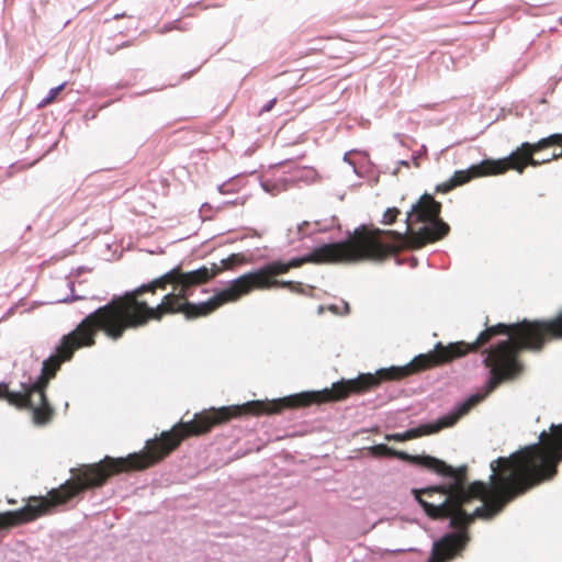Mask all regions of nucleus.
Listing matches in <instances>:
<instances>
[{
  "label": "nucleus",
  "mask_w": 562,
  "mask_h": 562,
  "mask_svg": "<svg viewBox=\"0 0 562 562\" xmlns=\"http://www.w3.org/2000/svg\"><path fill=\"white\" fill-rule=\"evenodd\" d=\"M496 335H507L488 349L484 350L483 363L490 369V379L484 394H473L459 404L453 411L440 417L435 423L424 424L405 432L389 434L385 439L391 441H407L427 435L436 434L445 428L454 426L483 398L505 381L517 379L524 372V363L519 355L524 350L540 351L546 342L562 338V311L550 321L524 319L514 324L498 323L487 326L479 334L473 342L457 341L443 345L437 342L432 351L416 356L408 364L380 369L375 374L361 373L356 379L333 383L330 389L292 394L272 401H250L241 405H229L220 408L212 407L196 413L193 417L195 431L205 435L215 426L228 423L244 415H272L284 409L307 407L312 404L337 402L351 394H363L380 385L382 381H398L412 374L449 363L456 359L476 352L487 345Z\"/></svg>",
  "instance_id": "1"
},
{
  "label": "nucleus",
  "mask_w": 562,
  "mask_h": 562,
  "mask_svg": "<svg viewBox=\"0 0 562 562\" xmlns=\"http://www.w3.org/2000/svg\"><path fill=\"white\" fill-rule=\"evenodd\" d=\"M555 431H542L540 442L524 447L509 457L491 463L490 484L475 481L468 484V467L457 469L431 456H423L420 465L451 482L422 488L429 497L445 496L443 503L422 502L431 519H450L456 529L435 541L428 562H449L461 557L469 541V527L476 518L491 519L515 498L544 481L553 479L561 462Z\"/></svg>",
  "instance_id": "2"
},
{
  "label": "nucleus",
  "mask_w": 562,
  "mask_h": 562,
  "mask_svg": "<svg viewBox=\"0 0 562 562\" xmlns=\"http://www.w3.org/2000/svg\"><path fill=\"white\" fill-rule=\"evenodd\" d=\"M195 270L183 271L177 266L146 284L113 297L95 311L117 340L126 330L143 327L149 321H161L166 315L183 314L188 319L204 317L226 303H232L229 285L202 303L188 297L200 286Z\"/></svg>",
  "instance_id": "3"
},
{
  "label": "nucleus",
  "mask_w": 562,
  "mask_h": 562,
  "mask_svg": "<svg viewBox=\"0 0 562 562\" xmlns=\"http://www.w3.org/2000/svg\"><path fill=\"white\" fill-rule=\"evenodd\" d=\"M193 419L179 422L170 430L162 431L159 438L148 440L145 450L131 453L126 458L106 456L103 460L83 464L71 470L72 476L58 488L45 496H32L27 504L18 510L0 513V530L21 526L48 514L52 508L68 503L80 493L104 485L109 477L122 472L140 471L164 460L189 437H198Z\"/></svg>",
  "instance_id": "4"
},
{
  "label": "nucleus",
  "mask_w": 562,
  "mask_h": 562,
  "mask_svg": "<svg viewBox=\"0 0 562 562\" xmlns=\"http://www.w3.org/2000/svg\"><path fill=\"white\" fill-rule=\"evenodd\" d=\"M386 255L385 247L378 244L372 233L359 232L357 228L353 235L345 241L325 244L315 248L306 256L292 258L284 262L276 260L261 268L241 274L229 282L232 302L249 294L254 290H269V280H276L278 276L289 272L291 269L300 268L305 263H340L371 261Z\"/></svg>",
  "instance_id": "5"
},
{
  "label": "nucleus",
  "mask_w": 562,
  "mask_h": 562,
  "mask_svg": "<svg viewBox=\"0 0 562 562\" xmlns=\"http://www.w3.org/2000/svg\"><path fill=\"white\" fill-rule=\"evenodd\" d=\"M441 203L432 195L425 193L412 206L406 217V231H384L362 226L359 232L372 233L378 244L385 247L386 255L373 261H383L392 255L398 254L405 248L419 249L428 244L445 238L449 232V225L440 218Z\"/></svg>",
  "instance_id": "6"
},
{
  "label": "nucleus",
  "mask_w": 562,
  "mask_h": 562,
  "mask_svg": "<svg viewBox=\"0 0 562 562\" xmlns=\"http://www.w3.org/2000/svg\"><path fill=\"white\" fill-rule=\"evenodd\" d=\"M98 333H103L111 340H117V338L110 333L108 325L97 311H94L88 314L72 331L63 336L59 345L56 347V352L43 362L42 373L52 379L55 378L61 363L69 361L76 350L95 345Z\"/></svg>",
  "instance_id": "7"
},
{
  "label": "nucleus",
  "mask_w": 562,
  "mask_h": 562,
  "mask_svg": "<svg viewBox=\"0 0 562 562\" xmlns=\"http://www.w3.org/2000/svg\"><path fill=\"white\" fill-rule=\"evenodd\" d=\"M541 150L539 140L536 143L525 142L506 158L487 159L491 175H503L508 170H515L521 175L528 166L538 167L543 162L536 159L535 155Z\"/></svg>",
  "instance_id": "8"
},
{
  "label": "nucleus",
  "mask_w": 562,
  "mask_h": 562,
  "mask_svg": "<svg viewBox=\"0 0 562 562\" xmlns=\"http://www.w3.org/2000/svg\"><path fill=\"white\" fill-rule=\"evenodd\" d=\"M52 378L41 373L33 383H22L21 393L27 394L29 407L33 411V419L37 425H45L53 418L54 409L49 405L46 389Z\"/></svg>",
  "instance_id": "9"
},
{
  "label": "nucleus",
  "mask_w": 562,
  "mask_h": 562,
  "mask_svg": "<svg viewBox=\"0 0 562 562\" xmlns=\"http://www.w3.org/2000/svg\"><path fill=\"white\" fill-rule=\"evenodd\" d=\"M246 262L247 259L245 255L241 252H236L229 255L227 258L222 259L220 263L212 262L210 266H201L195 269V273L199 277V284H207L224 271L234 270L236 267Z\"/></svg>",
  "instance_id": "10"
},
{
  "label": "nucleus",
  "mask_w": 562,
  "mask_h": 562,
  "mask_svg": "<svg viewBox=\"0 0 562 562\" xmlns=\"http://www.w3.org/2000/svg\"><path fill=\"white\" fill-rule=\"evenodd\" d=\"M491 175V169L488 165V160L484 159L480 164L472 165L470 168L465 170H457L451 177L453 183L452 186L459 187L468 183L472 179L480 177H487Z\"/></svg>",
  "instance_id": "11"
},
{
  "label": "nucleus",
  "mask_w": 562,
  "mask_h": 562,
  "mask_svg": "<svg viewBox=\"0 0 562 562\" xmlns=\"http://www.w3.org/2000/svg\"><path fill=\"white\" fill-rule=\"evenodd\" d=\"M372 454L378 457H396L403 461H408L414 464L422 463L423 456H411L404 451H397L384 443L375 445L370 448Z\"/></svg>",
  "instance_id": "12"
},
{
  "label": "nucleus",
  "mask_w": 562,
  "mask_h": 562,
  "mask_svg": "<svg viewBox=\"0 0 562 562\" xmlns=\"http://www.w3.org/2000/svg\"><path fill=\"white\" fill-rule=\"evenodd\" d=\"M0 400L7 401L11 406L19 409H26L29 407L27 394L20 391H11L9 384L4 382L0 383Z\"/></svg>",
  "instance_id": "13"
},
{
  "label": "nucleus",
  "mask_w": 562,
  "mask_h": 562,
  "mask_svg": "<svg viewBox=\"0 0 562 562\" xmlns=\"http://www.w3.org/2000/svg\"><path fill=\"white\" fill-rule=\"evenodd\" d=\"M269 290L274 288H284L293 293L312 296L315 288L313 285H305L299 281H284V280H269Z\"/></svg>",
  "instance_id": "14"
},
{
  "label": "nucleus",
  "mask_w": 562,
  "mask_h": 562,
  "mask_svg": "<svg viewBox=\"0 0 562 562\" xmlns=\"http://www.w3.org/2000/svg\"><path fill=\"white\" fill-rule=\"evenodd\" d=\"M65 87H66V83L64 82V83L59 85L58 87L50 89L48 92V95L41 101L40 106H46V105L50 104L52 102H54L55 99L57 98V95L65 89Z\"/></svg>",
  "instance_id": "15"
},
{
  "label": "nucleus",
  "mask_w": 562,
  "mask_h": 562,
  "mask_svg": "<svg viewBox=\"0 0 562 562\" xmlns=\"http://www.w3.org/2000/svg\"><path fill=\"white\" fill-rule=\"evenodd\" d=\"M400 214H401V211L397 207H389L383 214L382 224H384V225L394 224Z\"/></svg>",
  "instance_id": "16"
},
{
  "label": "nucleus",
  "mask_w": 562,
  "mask_h": 562,
  "mask_svg": "<svg viewBox=\"0 0 562 562\" xmlns=\"http://www.w3.org/2000/svg\"><path fill=\"white\" fill-rule=\"evenodd\" d=\"M414 494H415V498L417 499V502L422 505V502H434L435 504H438V503H443L445 502V496H439V495H436L434 497H429L427 496L425 493H422V490H414L413 491Z\"/></svg>",
  "instance_id": "17"
},
{
  "label": "nucleus",
  "mask_w": 562,
  "mask_h": 562,
  "mask_svg": "<svg viewBox=\"0 0 562 562\" xmlns=\"http://www.w3.org/2000/svg\"><path fill=\"white\" fill-rule=\"evenodd\" d=\"M551 430L555 431L558 447H559V451H560L559 459H561V461H562V424L561 425H552Z\"/></svg>",
  "instance_id": "18"
},
{
  "label": "nucleus",
  "mask_w": 562,
  "mask_h": 562,
  "mask_svg": "<svg viewBox=\"0 0 562 562\" xmlns=\"http://www.w3.org/2000/svg\"><path fill=\"white\" fill-rule=\"evenodd\" d=\"M452 183H453V181L451 178L442 183H439L436 187V192L437 193H447V192L451 191L452 189L456 188V186H452Z\"/></svg>",
  "instance_id": "19"
},
{
  "label": "nucleus",
  "mask_w": 562,
  "mask_h": 562,
  "mask_svg": "<svg viewBox=\"0 0 562 562\" xmlns=\"http://www.w3.org/2000/svg\"><path fill=\"white\" fill-rule=\"evenodd\" d=\"M277 103V99H272L270 100L260 111V114L265 113V112H269L272 110V108L274 106V104Z\"/></svg>",
  "instance_id": "20"
}]
</instances>
